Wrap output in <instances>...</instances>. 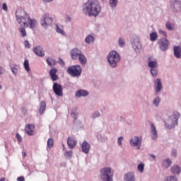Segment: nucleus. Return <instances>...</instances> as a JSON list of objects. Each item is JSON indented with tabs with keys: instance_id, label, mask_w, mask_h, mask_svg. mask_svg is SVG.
<instances>
[{
	"instance_id": "obj_1",
	"label": "nucleus",
	"mask_w": 181,
	"mask_h": 181,
	"mask_svg": "<svg viewBox=\"0 0 181 181\" xmlns=\"http://www.w3.org/2000/svg\"><path fill=\"white\" fill-rule=\"evenodd\" d=\"M16 17L17 22L23 26L24 28H30V29H35L36 28V21L30 19L29 15L22 11H17L16 12Z\"/></svg>"
},
{
	"instance_id": "obj_2",
	"label": "nucleus",
	"mask_w": 181,
	"mask_h": 181,
	"mask_svg": "<svg viewBox=\"0 0 181 181\" xmlns=\"http://www.w3.org/2000/svg\"><path fill=\"white\" fill-rule=\"evenodd\" d=\"M101 11V6L98 0H88L86 6L83 8V12L88 16H98Z\"/></svg>"
},
{
	"instance_id": "obj_3",
	"label": "nucleus",
	"mask_w": 181,
	"mask_h": 181,
	"mask_svg": "<svg viewBox=\"0 0 181 181\" xmlns=\"http://www.w3.org/2000/svg\"><path fill=\"white\" fill-rule=\"evenodd\" d=\"M107 62L111 67H117L118 63L121 62V57L116 51H111L107 55Z\"/></svg>"
},
{
	"instance_id": "obj_4",
	"label": "nucleus",
	"mask_w": 181,
	"mask_h": 181,
	"mask_svg": "<svg viewBox=\"0 0 181 181\" xmlns=\"http://www.w3.org/2000/svg\"><path fill=\"white\" fill-rule=\"evenodd\" d=\"M113 175L111 168H105L100 170V178L103 181H112Z\"/></svg>"
},
{
	"instance_id": "obj_5",
	"label": "nucleus",
	"mask_w": 181,
	"mask_h": 181,
	"mask_svg": "<svg viewBox=\"0 0 181 181\" xmlns=\"http://www.w3.org/2000/svg\"><path fill=\"white\" fill-rule=\"evenodd\" d=\"M66 73L71 76V77H78V76L81 75V66H80V65L69 66Z\"/></svg>"
},
{
	"instance_id": "obj_6",
	"label": "nucleus",
	"mask_w": 181,
	"mask_h": 181,
	"mask_svg": "<svg viewBox=\"0 0 181 181\" xmlns=\"http://www.w3.org/2000/svg\"><path fill=\"white\" fill-rule=\"evenodd\" d=\"M53 23V18L50 17L49 13H45L42 16V18H41V25L43 28H47L49 26H52Z\"/></svg>"
},
{
	"instance_id": "obj_7",
	"label": "nucleus",
	"mask_w": 181,
	"mask_h": 181,
	"mask_svg": "<svg viewBox=\"0 0 181 181\" xmlns=\"http://www.w3.org/2000/svg\"><path fill=\"white\" fill-rule=\"evenodd\" d=\"M160 50L165 52L169 49V40L166 38H161L158 41Z\"/></svg>"
},
{
	"instance_id": "obj_8",
	"label": "nucleus",
	"mask_w": 181,
	"mask_h": 181,
	"mask_svg": "<svg viewBox=\"0 0 181 181\" xmlns=\"http://www.w3.org/2000/svg\"><path fill=\"white\" fill-rule=\"evenodd\" d=\"M52 90L56 95H58V97H63V87H62V85L57 83H54Z\"/></svg>"
},
{
	"instance_id": "obj_9",
	"label": "nucleus",
	"mask_w": 181,
	"mask_h": 181,
	"mask_svg": "<svg viewBox=\"0 0 181 181\" xmlns=\"http://www.w3.org/2000/svg\"><path fill=\"white\" fill-rule=\"evenodd\" d=\"M180 117V114L177 112H175L173 117H170V119L168 122V123L169 124V122H170V121H172L171 124H170V127H173L175 125H177V121Z\"/></svg>"
},
{
	"instance_id": "obj_10",
	"label": "nucleus",
	"mask_w": 181,
	"mask_h": 181,
	"mask_svg": "<svg viewBox=\"0 0 181 181\" xmlns=\"http://www.w3.org/2000/svg\"><path fill=\"white\" fill-rule=\"evenodd\" d=\"M141 144H142V139L141 137L134 136L130 140V145L132 146H138V149H139Z\"/></svg>"
},
{
	"instance_id": "obj_11",
	"label": "nucleus",
	"mask_w": 181,
	"mask_h": 181,
	"mask_svg": "<svg viewBox=\"0 0 181 181\" xmlns=\"http://www.w3.org/2000/svg\"><path fill=\"white\" fill-rule=\"evenodd\" d=\"M148 66L150 69H158V67H159L156 59H153V57H151L148 58Z\"/></svg>"
},
{
	"instance_id": "obj_12",
	"label": "nucleus",
	"mask_w": 181,
	"mask_h": 181,
	"mask_svg": "<svg viewBox=\"0 0 181 181\" xmlns=\"http://www.w3.org/2000/svg\"><path fill=\"white\" fill-rule=\"evenodd\" d=\"M25 131L27 135H35V125L30 124H28L25 128Z\"/></svg>"
},
{
	"instance_id": "obj_13",
	"label": "nucleus",
	"mask_w": 181,
	"mask_h": 181,
	"mask_svg": "<svg viewBox=\"0 0 181 181\" xmlns=\"http://www.w3.org/2000/svg\"><path fill=\"white\" fill-rule=\"evenodd\" d=\"M171 8L175 9L176 12H180L181 11V2L179 0H174L172 3Z\"/></svg>"
},
{
	"instance_id": "obj_14",
	"label": "nucleus",
	"mask_w": 181,
	"mask_h": 181,
	"mask_svg": "<svg viewBox=\"0 0 181 181\" xmlns=\"http://www.w3.org/2000/svg\"><path fill=\"white\" fill-rule=\"evenodd\" d=\"M56 73H57V68L52 69L49 71V74L52 81H57V80L59 79V76H57V74H56Z\"/></svg>"
},
{
	"instance_id": "obj_15",
	"label": "nucleus",
	"mask_w": 181,
	"mask_h": 181,
	"mask_svg": "<svg viewBox=\"0 0 181 181\" xmlns=\"http://www.w3.org/2000/svg\"><path fill=\"white\" fill-rule=\"evenodd\" d=\"M33 52L39 57H45V51L43 50V48L42 47L38 46L35 48H33Z\"/></svg>"
},
{
	"instance_id": "obj_16",
	"label": "nucleus",
	"mask_w": 181,
	"mask_h": 181,
	"mask_svg": "<svg viewBox=\"0 0 181 181\" xmlns=\"http://www.w3.org/2000/svg\"><path fill=\"white\" fill-rule=\"evenodd\" d=\"M81 54V51L78 50V49H74L71 52V57L73 60H77L80 55Z\"/></svg>"
},
{
	"instance_id": "obj_17",
	"label": "nucleus",
	"mask_w": 181,
	"mask_h": 181,
	"mask_svg": "<svg viewBox=\"0 0 181 181\" xmlns=\"http://www.w3.org/2000/svg\"><path fill=\"white\" fill-rule=\"evenodd\" d=\"M81 149L83 153H88L90 152V149H91V146L88 142L83 141L81 144Z\"/></svg>"
},
{
	"instance_id": "obj_18",
	"label": "nucleus",
	"mask_w": 181,
	"mask_h": 181,
	"mask_svg": "<svg viewBox=\"0 0 181 181\" xmlns=\"http://www.w3.org/2000/svg\"><path fill=\"white\" fill-rule=\"evenodd\" d=\"M151 132L152 139H158V132H156V127H155L153 123H151Z\"/></svg>"
},
{
	"instance_id": "obj_19",
	"label": "nucleus",
	"mask_w": 181,
	"mask_h": 181,
	"mask_svg": "<svg viewBox=\"0 0 181 181\" xmlns=\"http://www.w3.org/2000/svg\"><path fill=\"white\" fill-rule=\"evenodd\" d=\"M67 145L69 146L70 149H73L76 145H77V141L74 138L69 137L67 139Z\"/></svg>"
},
{
	"instance_id": "obj_20",
	"label": "nucleus",
	"mask_w": 181,
	"mask_h": 181,
	"mask_svg": "<svg viewBox=\"0 0 181 181\" xmlns=\"http://www.w3.org/2000/svg\"><path fill=\"white\" fill-rule=\"evenodd\" d=\"M154 83H155L154 87L156 88V93H159V91H160V90H162L163 88L162 82L159 78H158L154 81Z\"/></svg>"
},
{
	"instance_id": "obj_21",
	"label": "nucleus",
	"mask_w": 181,
	"mask_h": 181,
	"mask_svg": "<svg viewBox=\"0 0 181 181\" xmlns=\"http://www.w3.org/2000/svg\"><path fill=\"white\" fill-rule=\"evenodd\" d=\"M46 62H47L48 66H49V67H53L56 64H57V62L56 61V59H54L53 58L47 57L46 59Z\"/></svg>"
},
{
	"instance_id": "obj_22",
	"label": "nucleus",
	"mask_w": 181,
	"mask_h": 181,
	"mask_svg": "<svg viewBox=\"0 0 181 181\" xmlns=\"http://www.w3.org/2000/svg\"><path fill=\"white\" fill-rule=\"evenodd\" d=\"M88 91L86 90H79L76 93V97H87Z\"/></svg>"
},
{
	"instance_id": "obj_23",
	"label": "nucleus",
	"mask_w": 181,
	"mask_h": 181,
	"mask_svg": "<svg viewBox=\"0 0 181 181\" xmlns=\"http://www.w3.org/2000/svg\"><path fill=\"white\" fill-rule=\"evenodd\" d=\"M174 54L177 59H180L181 57V47H174Z\"/></svg>"
},
{
	"instance_id": "obj_24",
	"label": "nucleus",
	"mask_w": 181,
	"mask_h": 181,
	"mask_svg": "<svg viewBox=\"0 0 181 181\" xmlns=\"http://www.w3.org/2000/svg\"><path fill=\"white\" fill-rule=\"evenodd\" d=\"M45 110H46V102L42 101L40 103V106L39 109L40 115H42V114L45 112Z\"/></svg>"
},
{
	"instance_id": "obj_25",
	"label": "nucleus",
	"mask_w": 181,
	"mask_h": 181,
	"mask_svg": "<svg viewBox=\"0 0 181 181\" xmlns=\"http://www.w3.org/2000/svg\"><path fill=\"white\" fill-rule=\"evenodd\" d=\"M171 172L174 174V175H179V173H180V167H179L178 165H174L171 168Z\"/></svg>"
},
{
	"instance_id": "obj_26",
	"label": "nucleus",
	"mask_w": 181,
	"mask_h": 181,
	"mask_svg": "<svg viewBox=\"0 0 181 181\" xmlns=\"http://www.w3.org/2000/svg\"><path fill=\"white\" fill-rule=\"evenodd\" d=\"M125 179L127 181H135V177L134 176V173H129L125 175Z\"/></svg>"
},
{
	"instance_id": "obj_27",
	"label": "nucleus",
	"mask_w": 181,
	"mask_h": 181,
	"mask_svg": "<svg viewBox=\"0 0 181 181\" xmlns=\"http://www.w3.org/2000/svg\"><path fill=\"white\" fill-rule=\"evenodd\" d=\"M170 165H172V160L169 158L166 159V160H164L163 161V166L165 169H168V168H169V166H170Z\"/></svg>"
},
{
	"instance_id": "obj_28",
	"label": "nucleus",
	"mask_w": 181,
	"mask_h": 181,
	"mask_svg": "<svg viewBox=\"0 0 181 181\" xmlns=\"http://www.w3.org/2000/svg\"><path fill=\"white\" fill-rule=\"evenodd\" d=\"M78 59L81 64H86V63H87V58H86V56L83 54L79 55Z\"/></svg>"
},
{
	"instance_id": "obj_29",
	"label": "nucleus",
	"mask_w": 181,
	"mask_h": 181,
	"mask_svg": "<svg viewBox=\"0 0 181 181\" xmlns=\"http://www.w3.org/2000/svg\"><path fill=\"white\" fill-rule=\"evenodd\" d=\"M150 40H151V42H155V40H158V33H151L150 34Z\"/></svg>"
},
{
	"instance_id": "obj_30",
	"label": "nucleus",
	"mask_w": 181,
	"mask_h": 181,
	"mask_svg": "<svg viewBox=\"0 0 181 181\" xmlns=\"http://www.w3.org/2000/svg\"><path fill=\"white\" fill-rule=\"evenodd\" d=\"M24 69L26 71H30V67L29 66V60L25 59L23 63Z\"/></svg>"
},
{
	"instance_id": "obj_31",
	"label": "nucleus",
	"mask_w": 181,
	"mask_h": 181,
	"mask_svg": "<svg viewBox=\"0 0 181 181\" xmlns=\"http://www.w3.org/2000/svg\"><path fill=\"white\" fill-rule=\"evenodd\" d=\"M53 145H54V140H53L52 138L49 139L47 141V148H49V149H52V148H53Z\"/></svg>"
},
{
	"instance_id": "obj_32",
	"label": "nucleus",
	"mask_w": 181,
	"mask_h": 181,
	"mask_svg": "<svg viewBox=\"0 0 181 181\" xmlns=\"http://www.w3.org/2000/svg\"><path fill=\"white\" fill-rule=\"evenodd\" d=\"M165 26L168 30H173L175 29V25L170 22H167Z\"/></svg>"
},
{
	"instance_id": "obj_33",
	"label": "nucleus",
	"mask_w": 181,
	"mask_h": 181,
	"mask_svg": "<svg viewBox=\"0 0 181 181\" xmlns=\"http://www.w3.org/2000/svg\"><path fill=\"white\" fill-rule=\"evenodd\" d=\"M94 40H95L94 37H93L92 35H88L85 40V42L86 43H91L94 42Z\"/></svg>"
},
{
	"instance_id": "obj_34",
	"label": "nucleus",
	"mask_w": 181,
	"mask_h": 181,
	"mask_svg": "<svg viewBox=\"0 0 181 181\" xmlns=\"http://www.w3.org/2000/svg\"><path fill=\"white\" fill-rule=\"evenodd\" d=\"M137 168H138L139 172H140V173H144V169H145V164H144L143 163H141L137 166Z\"/></svg>"
},
{
	"instance_id": "obj_35",
	"label": "nucleus",
	"mask_w": 181,
	"mask_h": 181,
	"mask_svg": "<svg viewBox=\"0 0 181 181\" xmlns=\"http://www.w3.org/2000/svg\"><path fill=\"white\" fill-rule=\"evenodd\" d=\"M150 71L153 77H156V76H158V68L151 69Z\"/></svg>"
},
{
	"instance_id": "obj_36",
	"label": "nucleus",
	"mask_w": 181,
	"mask_h": 181,
	"mask_svg": "<svg viewBox=\"0 0 181 181\" xmlns=\"http://www.w3.org/2000/svg\"><path fill=\"white\" fill-rule=\"evenodd\" d=\"M118 4V0H110V5L112 8H115Z\"/></svg>"
},
{
	"instance_id": "obj_37",
	"label": "nucleus",
	"mask_w": 181,
	"mask_h": 181,
	"mask_svg": "<svg viewBox=\"0 0 181 181\" xmlns=\"http://www.w3.org/2000/svg\"><path fill=\"white\" fill-rule=\"evenodd\" d=\"M164 181H177L176 176L167 177Z\"/></svg>"
},
{
	"instance_id": "obj_38",
	"label": "nucleus",
	"mask_w": 181,
	"mask_h": 181,
	"mask_svg": "<svg viewBox=\"0 0 181 181\" xmlns=\"http://www.w3.org/2000/svg\"><path fill=\"white\" fill-rule=\"evenodd\" d=\"M19 32L22 36V37H25V36H26L27 33H26V30H25L24 28H21L19 29Z\"/></svg>"
},
{
	"instance_id": "obj_39",
	"label": "nucleus",
	"mask_w": 181,
	"mask_h": 181,
	"mask_svg": "<svg viewBox=\"0 0 181 181\" xmlns=\"http://www.w3.org/2000/svg\"><path fill=\"white\" fill-rule=\"evenodd\" d=\"M159 103H160V98H159V97H157L153 100V105L156 107H158V105H159Z\"/></svg>"
},
{
	"instance_id": "obj_40",
	"label": "nucleus",
	"mask_w": 181,
	"mask_h": 181,
	"mask_svg": "<svg viewBox=\"0 0 181 181\" xmlns=\"http://www.w3.org/2000/svg\"><path fill=\"white\" fill-rule=\"evenodd\" d=\"M118 45H119V46H120V47H122V46H124V45H125V40H124L122 38H119V41H118Z\"/></svg>"
},
{
	"instance_id": "obj_41",
	"label": "nucleus",
	"mask_w": 181,
	"mask_h": 181,
	"mask_svg": "<svg viewBox=\"0 0 181 181\" xmlns=\"http://www.w3.org/2000/svg\"><path fill=\"white\" fill-rule=\"evenodd\" d=\"M64 155L66 158H71L73 156V151H67Z\"/></svg>"
},
{
	"instance_id": "obj_42",
	"label": "nucleus",
	"mask_w": 181,
	"mask_h": 181,
	"mask_svg": "<svg viewBox=\"0 0 181 181\" xmlns=\"http://www.w3.org/2000/svg\"><path fill=\"white\" fill-rule=\"evenodd\" d=\"M158 33H160V35H162V36H164V37H165V39L168 37V35L166 34V32H165L162 30H160L158 31Z\"/></svg>"
},
{
	"instance_id": "obj_43",
	"label": "nucleus",
	"mask_w": 181,
	"mask_h": 181,
	"mask_svg": "<svg viewBox=\"0 0 181 181\" xmlns=\"http://www.w3.org/2000/svg\"><path fill=\"white\" fill-rule=\"evenodd\" d=\"M57 33H60L61 35H64V31L60 29V28L58 25H57Z\"/></svg>"
},
{
	"instance_id": "obj_44",
	"label": "nucleus",
	"mask_w": 181,
	"mask_h": 181,
	"mask_svg": "<svg viewBox=\"0 0 181 181\" xmlns=\"http://www.w3.org/2000/svg\"><path fill=\"white\" fill-rule=\"evenodd\" d=\"M122 139H124L123 136H120L118 138L117 144H118V145H119V146H121V145H122Z\"/></svg>"
},
{
	"instance_id": "obj_45",
	"label": "nucleus",
	"mask_w": 181,
	"mask_h": 181,
	"mask_svg": "<svg viewBox=\"0 0 181 181\" xmlns=\"http://www.w3.org/2000/svg\"><path fill=\"white\" fill-rule=\"evenodd\" d=\"M11 71L13 74H18V68L17 67H12Z\"/></svg>"
},
{
	"instance_id": "obj_46",
	"label": "nucleus",
	"mask_w": 181,
	"mask_h": 181,
	"mask_svg": "<svg viewBox=\"0 0 181 181\" xmlns=\"http://www.w3.org/2000/svg\"><path fill=\"white\" fill-rule=\"evenodd\" d=\"M2 9L4 10L5 12H8V6L6 4V3H3Z\"/></svg>"
},
{
	"instance_id": "obj_47",
	"label": "nucleus",
	"mask_w": 181,
	"mask_h": 181,
	"mask_svg": "<svg viewBox=\"0 0 181 181\" xmlns=\"http://www.w3.org/2000/svg\"><path fill=\"white\" fill-rule=\"evenodd\" d=\"M25 47H27V49H30V44H29V41H25Z\"/></svg>"
},
{
	"instance_id": "obj_48",
	"label": "nucleus",
	"mask_w": 181,
	"mask_h": 181,
	"mask_svg": "<svg viewBox=\"0 0 181 181\" xmlns=\"http://www.w3.org/2000/svg\"><path fill=\"white\" fill-rule=\"evenodd\" d=\"M16 139H18V142H22V136H21V134H16Z\"/></svg>"
},
{
	"instance_id": "obj_49",
	"label": "nucleus",
	"mask_w": 181,
	"mask_h": 181,
	"mask_svg": "<svg viewBox=\"0 0 181 181\" xmlns=\"http://www.w3.org/2000/svg\"><path fill=\"white\" fill-rule=\"evenodd\" d=\"M172 156H177V151H176V149H173L172 153H171Z\"/></svg>"
},
{
	"instance_id": "obj_50",
	"label": "nucleus",
	"mask_w": 181,
	"mask_h": 181,
	"mask_svg": "<svg viewBox=\"0 0 181 181\" xmlns=\"http://www.w3.org/2000/svg\"><path fill=\"white\" fill-rule=\"evenodd\" d=\"M93 118H97V117H100V112H96L93 113Z\"/></svg>"
},
{
	"instance_id": "obj_51",
	"label": "nucleus",
	"mask_w": 181,
	"mask_h": 181,
	"mask_svg": "<svg viewBox=\"0 0 181 181\" xmlns=\"http://www.w3.org/2000/svg\"><path fill=\"white\" fill-rule=\"evenodd\" d=\"M17 181H25V177L21 176L17 178Z\"/></svg>"
},
{
	"instance_id": "obj_52",
	"label": "nucleus",
	"mask_w": 181,
	"mask_h": 181,
	"mask_svg": "<svg viewBox=\"0 0 181 181\" xmlns=\"http://www.w3.org/2000/svg\"><path fill=\"white\" fill-rule=\"evenodd\" d=\"M59 64H61V66H64V61H63V59H62V58H59Z\"/></svg>"
},
{
	"instance_id": "obj_53",
	"label": "nucleus",
	"mask_w": 181,
	"mask_h": 181,
	"mask_svg": "<svg viewBox=\"0 0 181 181\" xmlns=\"http://www.w3.org/2000/svg\"><path fill=\"white\" fill-rule=\"evenodd\" d=\"M43 2L49 3V2H53V0H42Z\"/></svg>"
},
{
	"instance_id": "obj_54",
	"label": "nucleus",
	"mask_w": 181,
	"mask_h": 181,
	"mask_svg": "<svg viewBox=\"0 0 181 181\" xmlns=\"http://www.w3.org/2000/svg\"><path fill=\"white\" fill-rule=\"evenodd\" d=\"M151 158H153V159L156 158V156L153 155V154H150Z\"/></svg>"
},
{
	"instance_id": "obj_55",
	"label": "nucleus",
	"mask_w": 181,
	"mask_h": 181,
	"mask_svg": "<svg viewBox=\"0 0 181 181\" xmlns=\"http://www.w3.org/2000/svg\"><path fill=\"white\" fill-rule=\"evenodd\" d=\"M22 112H24V114H26V109L25 107L22 108Z\"/></svg>"
},
{
	"instance_id": "obj_56",
	"label": "nucleus",
	"mask_w": 181,
	"mask_h": 181,
	"mask_svg": "<svg viewBox=\"0 0 181 181\" xmlns=\"http://www.w3.org/2000/svg\"><path fill=\"white\" fill-rule=\"evenodd\" d=\"M22 155H23V158H25V156H26V152L23 151V152L22 153Z\"/></svg>"
},
{
	"instance_id": "obj_57",
	"label": "nucleus",
	"mask_w": 181,
	"mask_h": 181,
	"mask_svg": "<svg viewBox=\"0 0 181 181\" xmlns=\"http://www.w3.org/2000/svg\"><path fill=\"white\" fill-rule=\"evenodd\" d=\"M2 70H4V69H2V68L0 66V74H2Z\"/></svg>"
},
{
	"instance_id": "obj_58",
	"label": "nucleus",
	"mask_w": 181,
	"mask_h": 181,
	"mask_svg": "<svg viewBox=\"0 0 181 181\" xmlns=\"http://www.w3.org/2000/svg\"><path fill=\"white\" fill-rule=\"evenodd\" d=\"M5 180H6L5 177H1V178L0 179V181H5Z\"/></svg>"
},
{
	"instance_id": "obj_59",
	"label": "nucleus",
	"mask_w": 181,
	"mask_h": 181,
	"mask_svg": "<svg viewBox=\"0 0 181 181\" xmlns=\"http://www.w3.org/2000/svg\"><path fill=\"white\" fill-rule=\"evenodd\" d=\"M0 88H2V86H1V85H0Z\"/></svg>"
},
{
	"instance_id": "obj_60",
	"label": "nucleus",
	"mask_w": 181,
	"mask_h": 181,
	"mask_svg": "<svg viewBox=\"0 0 181 181\" xmlns=\"http://www.w3.org/2000/svg\"><path fill=\"white\" fill-rule=\"evenodd\" d=\"M63 148H64V145H63Z\"/></svg>"
}]
</instances>
